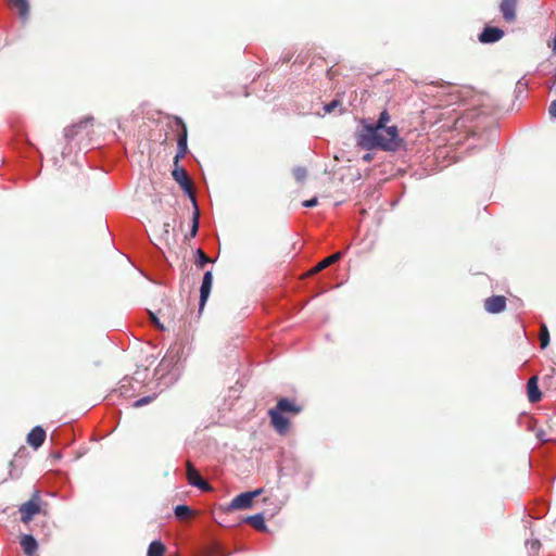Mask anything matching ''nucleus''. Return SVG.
<instances>
[{
	"label": "nucleus",
	"mask_w": 556,
	"mask_h": 556,
	"mask_svg": "<svg viewBox=\"0 0 556 556\" xmlns=\"http://www.w3.org/2000/svg\"><path fill=\"white\" fill-rule=\"evenodd\" d=\"M367 129V119H362L361 128L355 135L356 143L362 149H380L387 152H395L404 146V139L401 138L399 128L395 125L378 129L372 135H368Z\"/></svg>",
	"instance_id": "1"
},
{
	"label": "nucleus",
	"mask_w": 556,
	"mask_h": 556,
	"mask_svg": "<svg viewBox=\"0 0 556 556\" xmlns=\"http://www.w3.org/2000/svg\"><path fill=\"white\" fill-rule=\"evenodd\" d=\"M42 510V498L39 491L33 493L31 497L23 503L18 513L21 515V521L25 525L29 523L35 515L40 514Z\"/></svg>",
	"instance_id": "2"
},
{
	"label": "nucleus",
	"mask_w": 556,
	"mask_h": 556,
	"mask_svg": "<svg viewBox=\"0 0 556 556\" xmlns=\"http://www.w3.org/2000/svg\"><path fill=\"white\" fill-rule=\"evenodd\" d=\"M174 122L180 130L177 136V148L178 149H177V153L174 157V164L178 165L179 160L186 155L187 150H188V146H187L188 129H187L185 122L179 116H175Z\"/></svg>",
	"instance_id": "3"
},
{
	"label": "nucleus",
	"mask_w": 556,
	"mask_h": 556,
	"mask_svg": "<svg viewBox=\"0 0 556 556\" xmlns=\"http://www.w3.org/2000/svg\"><path fill=\"white\" fill-rule=\"evenodd\" d=\"M263 493V489H257L252 492H244L232 498L230 508L245 509L252 506L253 498Z\"/></svg>",
	"instance_id": "4"
},
{
	"label": "nucleus",
	"mask_w": 556,
	"mask_h": 556,
	"mask_svg": "<svg viewBox=\"0 0 556 556\" xmlns=\"http://www.w3.org/2000/svg\"><path fill=\"white\" fill-rule=\"evenodd\" d=\"M519 0H502L500 3V11L504 21L513 24L517 21V8Z\"/></svg>",
	"instance_id": "5"
},
{
	"label": "nucleus",
	"mask_w": 556,
	"mask_h": 556,
	"mask_svg": "<svg viewBox=\"0 0 556 556\" xmlns=\"http://www.w3.org/2000/svg\"><path fill=\"white\" fill-rule=\"evenodd\" d=\"M186 469H187V479L191 485L197 486L202 491L211 490L210 484L201 477L199 471L194 468V466L190 462H187Z\"/></svg>",
	"instance_id": "6"
},
{
	"label": "nucleus",
	"mask_w": 556,
	"mask_h": 556,
	"mask_svg": "<svg viewBox=\"0 0 556 556\" xmlns=\"http://www.w3.org/2000/svg\"><path fill=\"white\" fill-rule=\"evenodd\" d=\"M268 415L270 417V422L277 432H279L280 434H285L288 432L290 428V422L288 418H286L281 413L274 408L268 410Z\"/></svg>",
	"instance_id": "7"
},
{
	"label": "nucleus",
	"mask_w": 556,
	"mask_h": 556,
	"mask_svg": "<svg viewBox=\"0 0 556 556\" xmlns=\"http://www.w3.org/2000/svg\"><path fill=\"white\" fill-rule=\"evenodd\" d=\"M212 283H213V274L211 270H207L206 273H204L201 288H200V302H199V311L200 312H202V309L210 296Z\"/></svg>",
	"instance_id": "8"
},
{
	"label": "nucleus",
	"mask_w": 556,
	"mask_h": 556,
	"mask_svg": "<svg viewBox=\"0 0 556 556\" xmlns=\"http://www.w3.org/2000/svg\"><path fill=\"white\" fill-rule=\"evenodd\" d=\"M484 308L490 314H498L506 308V298L504 295H492L484 300Z\"/></svg>",
	"instance_id": "9"
},
{
	"label": "nucleus",
	"mask_w": 556,
	"mask_h": 556,
	"mask_svg": "<svg viewBox=\"0 0 556 556\" xmlns=\"http://www.w3.org/2000/svg\"><path fill=\"white\" fill-rule=\"evenodd\" d=\"M504 37V31L498 27L486 26L479 35V40L483 43H493Z\"/></svg>",
	"instance_id": "10"
},
{
	"label": "nucleus",
	"mask_w": 556,
	"mask_h": 556,
	"mask_svg": "<svg viewBox=\"0 0 556 556\" xmlns=\"http://www.w3.org/2000/svg\"><path fill=\"white\" fill-rule=\"evenodd\" d=\"M174 179L181 186V188L188 193H192V182L188 177V174L185 168L178 167L175 165V168L172 172Z\"/></svg>",
	"instance_id": "11"
},
{
	"label": "nucleus",
	"mask_w": 556,
	"mask_h": 556,
	"mask_svg": "<svg viewBox=\"0 0 556 556\" xmlns=\"http://www.w3.org/2000/svg\"><path fill=\"white\" fill-rule=\"evenodd\" d=\"M341 257H342V253L341 252H336L332 255H330V256L324 258L323 261H320L319 263H317L304 276L305 277H311V276H313L315 274H318L319 271L324 270L328 266L337 263Z\"/></svg>",
	"instance_id": "12"
},
{
	"label": "nucleus",
	"mask_w": 556,
	"mask_h": 556,
	"mask_svg": "<svg viewBox=\"0 0 556 556\" xmlns=\"http://www.w3.org/2000/svg\"><path fill=\"white\" fill-rule=\"evenodd\" d=\"M391 122V115L389 114L388 110L384 109L382 112H380L378 119L376 123H369L367 121L368 129L366 130L368 135L375 134L376 130L381 128H389L388 124Z\"/></svg>",
	"instance_id": "13"
},
{
	"label": "nucleus",
	"mask_w": 556,
	"mask_h": 556,
	"mask_svg": "<svg viewBox=\"0 0 556 556\" xmlns=\"http://www.w3.org/2000/svg\"><path fill=\"white\" fill-rule=\"evenodd\" d=\"M527 395L530 403H536L541 400L542 393L539 389V379L532 376L527 382Z\"/></svg>",
	"instance_id": "14"
},
{
	"label": "nucleus",
	"mask_w": 556,
	"mask_h": 556,
	"mask_svg": "<svg viewBox=\"0 0 556 556\" xmlns=\"http://www.w3.org/2000/svg\"><path fill=\"white\" fill-rule=\"evenodd\" d=\"M46 440V431L37 426L27 434V443L34 448L40 447Z\"/></svg>",
	"instance_id": "15"
},
{
	"label": "nucleus",
	"mask_w": 556,
	"mask_h": 556,
	"mask_svg": "<svg viewBox=\"0 0 556 556\" xmlns=\"http://www.w3.org/2000/svg\"><path fill=\"white\" fill-rule=\"evenodd\" d=\"M274 409H277L279 413H292L295 415L302 410V407L288 399L282 397L278 400Z\"/></svg>",
	"instance_id": "16"
},
{
	"label": "nucleus",
	"mask_w": 556,
	"mask_h": 556,
	"mask_svg": "<svg viewBox=\"0 0 556 556\" xmlns=\"http://www.w3.org/2000/svg\"><path fill=\"white\" fill-rule=\"evenodd\" d=\"M20 544L27 556H33L38 547L37 541L30 534L22 535Z\"/></svg>",
	"instance_id": "17"
},
{
	"label": "nucleus",
	"mask_w": 556,
	"mask_h": 556,
	"mask_svg": "<svg viewBox=\"0 0 556 556\" xmlns=\"http://www.w3.org/2000/svg\"><path fill=\"white\" fill-rule=\"evenodd\" d=\"M8 3L12 9L17 10L21 18H27L29 14L28 0H8Z\"/></svg>",
	"instance_id": "18"
},
{
	"label": "nucleus",
	"mask_w": 556,
	"mask_h": 556,
	"mask_svg": "<svg viewBox=\"0 0 556 556\" xmlns=\"http://www.w3.org/2000/svg\"><path fill=\"white\" fill-rule=\"evenodd\" d=\"M247 522L257 531L266 530V525L263 514H256L247 518Z\"/></svg>",
	"instance_id": "19"
},
{
	"label": "nucleus",
	"mask_w": 556,
	"mask_h": 556,
	"mask_svg": "<svg viewBox=\"0 0 556 556\" xmlns=\"http://www.w3.org/2000/svg\"><path fill=\"white\" fill-rule=\"evenodd\" d=\"M191 199L193 202L194 211L192 214V226H191V230H190V237L193 238V237H195V235L198 233V230H199L200 212H199V208L197 205L195 198L193 195H191Z\"/></svg>",
	"instance_id": "20"
},
{
	"label": "nucleus",
	"mask_w": 556,
	"mask_h": 556,
	"mask_svg": "<svg viewBox=\"0 0 556 556\" xmlns=\"http://www.w3.org/2000/svg\"><path fill=\"white\" fill-rule=\"evenodd\" d=\"M165 545L160 541H153L148 548L147 556H164Z\"/></svg>",
	"instance_id": "21"
},
{
	"label": "nucleus",
	"mask_w": 556,
	"mask_h": 556,
	"mask_svg": "<svg viewBox=\"0 0 556 556\" xmlns=\"http://www.w3.org/2000/svg\"><path fill=\"white\" fill-rule=\"evenodd\" d=\"M93 121V117H87L83 121H80L79 123L71 126V127H67L65 129V137L66 138H72L79 128L84 127L87 123H91Z\"/></svg>",
	"instance_id": "22"
},
{
	"label": "nucleus",
	"mask_w": 556,
	"mask_h": 556,
	"mask_svg": "<svg viewBox=\"0 0 556 556\" xmlns=\"http://www.w3.org/2000/svg\"><path fill=\"white\" fill-rule=\"evenodd\" d=\"M212 262V260L203 252V250L198 249L195 251V265L199 268H203L207 263Z\"/></svg>",
	"instance_id": "23"
},
{
	"label": "nucleus",
	"mask_w": 556,
	"mask_h": 556,
	"mask_svg": "<svg viewBox=\"0 0 556 556\" xmlns=\"http://www.w3.org/2000/svg\"><path fill=\"white\" fill-rule=\"evenodd\" d=\"M539 337H540L541 348L545 349L549 343V332H548L547 326L545 324L541 325Z\"/></svg>",
	"instance_id": "24"
},
{
	"label": "nucleus",
	"mask_w": 556,
	"mask_h": 556,
	"mask_svg": "<svg viewBox=\"0 0 556 556\" xmlns=\"http://www.w3.org/2000/svg\"><path fill=\"white\" fill-rule=\"evenodd\" d=\"M191 514V509L186 505H178L175 508V516L180 520L188 518Z\"/></svg>",
	"instance_id": "25"
},
{
	"label": "nucleus",
	"mask_w": 556,
	"mask_h": 556,
	"mask_svg": "<svg viewBox=\"0 0 556 556\" xmlns=\"http://www.w3.org/2000/svg\"><path fill=\"white\" fill-rule=\"evenodd\" d=\"M307 176V170L305 167L299 166L293 169V177L296 181H303Z\"/></svg>",
	"instance_id": "26"
},
{
	"label": "nucleus",
	"mask_w": 556,
	"mask_h": 556,
	"mask_svg": "<svg viewBox=\"0 0 556 556\" xmlns=\"http://www.w3.org/2000/svg\"><path fill=\"white\" fill-rule=\"evenodd\" d=\"M154 399H155V396H151V395L143 396V397L135 401L132 406L136 408L141 407L143 405L150 404Z\"/></svg>",
	"instance_id": "27"
},
{
	"label": "nucleus",
	"mask_w": 556,
	"mask_h": 556,
	"mask_svg": "<svg viewBox=\"0 0 556 556\" xmlns=\"http://www.w3.org/2000/svg\"><path fill=\"white\" fill-rule=\"evenodd\" d=\"M340 104L339 100H332L330 103L324 106L325 113H331Z\"/></svg>",
	"instance_id": "28"
},
{
	"label": "nucleus",
	"mask_w": 556,
	"mask_h": 556,
	"mask_svg": "<svg viewBox=\"0 0 556 556\" xmlns=\"http://www.w3.org/2000/svg\"><path fill=\"white\" fill-rule=\"evenodd\" d=\"M317 203H318V199L317 198H312L309 200L303 201L302 205L304 207H313V206H316Z\"/></svg>",
	"instance_id": "29"
},
{
	"label": "nucleus",
	"mask_w": 556,
	"mask_h": 556,
	"mask_svg": "<svg viewBox=\"0 0 556 556\" xmlns=\"http://www.w3.org/2000/svg\"><path fill=\"white\" fill-rule=\"evenodd\" d=\"M548 111L551 116L556 118V100L551 103Z\"/></svg>",
	"instance_id": "30"
},
{
	"label": "nucleus",
	"mask_w": 556,
	"mask_h": 556,
	"mask_svg": "<svg viewBox=\"0 0 556 556\" xmlns=\"http://www.w3.org/2000/svg\"><path fill=\"white\" fill-rule=\"evenodd\" d=\"M151 319H152L153 324H154L157 328H160V329H162V330L164 329V327L160 324V321L157 320V318H156L153 314H151Z\"/></svg>",
	"instance_id": "31"
},
{
	"label": "nucleus",
	"mask_w": 556,
	"mask_h": 556,
	"mask_svg": "<svg viewBox=\"0 0 556 556\" xmlns=\"http://www.w3.org/2000/svg\"><path fill=\"white\" fill-rule=\"evenodd\" d=\"M169 228H170V224L169 223H165L163 225V232H164V235L167 236L169 233Z\"/></svg>",
	"instance_id": "32"
},
{
	"label": "nucleus",
	"mask_w": 556,
	"mask_h": 556,
	"mask_svg": "<svg viewBox=\"0 0 556 556\" xmlns=\"http://www.w3.org/2000/svg\"><path fill=\"white\" fill-rule=\"evenodd\" d=\"M371 159H372L371 155L368 154V153L363 156V160L366 161V162H370Z\"/></svg>",
	"instance_id": "33"
},
{
	"label": "nucleus",
	"mask_w": 556,
	"mask_h": 556,
	"mask_svg": "<svg viewBox=\"0 0 556 556\" xmlns=\"http://www.w3.org/2000/svg\"><path fill=\"white\" fill-rule=\"evenodd\" d=\"M553 51L556 52V37L554 38V41H553Z\"/></svg>",
	"instance_id": "34"
},
{
	"label": "nucleus",
	"mask_w": 556,
	"mask_h": 556,
	"mask_svg": "<svg viewBox=\"0 0 556 556\" xmlns=\"http://www.w3.org/2000/svg\"><path fill=\"white\" fill-rule=\"evenodd\" d=\"M450 97L454 100V99H457V96L453 94V93H450Z\"/></svg>",
	"instance_id": "35"
}]
</instances>
